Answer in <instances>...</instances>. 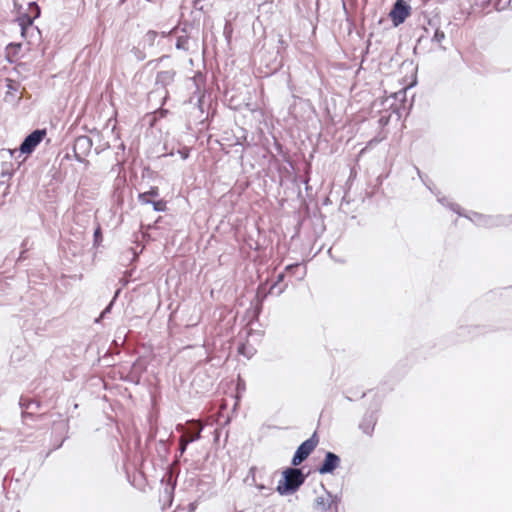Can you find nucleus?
<instances>
[{"label": "nucleus", "mask_w": 512, "mask_h": 512, "mask_svg": "<svg viewBox=\"0 0 512 512\" xmlns=\"http://www.w3.org/2000/svg\"><path fill=\"white\" fill-rule=\"evenodd\" d=\"M237 387H238V389H240V387H243V384L238 383Z\"/></svg>", "instance_id": "obj_42"}, {"label": "nucleus", "mask_w": 512, "mask_h": 512, "mask_svg": "<svg viewBox=\"0 0 512 512\" xmlns=\"http://www.w3.org/2000/svg\"><path fill=\"white\" fill-rule=\"evenodd\" d=\"M376 422H377V416H376V413L375 412H367L360 424H359V428L363 431V433L367 434V435H372L373 431H374V427L376 425Z\"/></svg>", "instance_id": "obj_10"}, {"label": "nucleus", "mask_w": 512, "mask_h": 512, "mask_svg": "<svg viewBox=\"0 0 512 512\" xmlns=\"http://www.w3.org/2000/svg\"><path fill=\"white\" fill-rule=\"evenodd\" d=\"M237 387H238V389H240V387H243V384L238 383Z\"/></svg>", "instance_id": "obj_43"}, {"label": "nucleus", "mask_w": 512, "mask_h": 512, "mask_svg": "<svg viewBox=\"0 0 512 512\" xmlns=\"http://www.w3.org/2000/svg\"><path fill=\"white\" fill-rule=\"evenodd\" d=\"M198 80H202V74H201V73H198L197 75H195V76L193 77V81H194V83H195V85H196V86H198V84H197V81H198ZM197 89H199V87H197Z\"/></svg>", "instance_id": "obj_32"}, {"label": "nucleus", "mask_w": 512, "mask_h": 512, "mask_svg": "<svg viewBox=\"0 0 512 512\" xmlns=\"http://www.w3.org/2000/svg\"><path fill=\"white\" fill-rule=\"evenodd\" d=\"M473 218L471 220L475 222L478 226L492 228L497 226L508 225L512 223V216L509 218H505L503 216H487L482 215L477 212L472 213Z\"/></svg>", "instance_id": "obj_5"}, {"label": "nucleus", "mask_w": 512, "mask_h": 512, "mask_svg": "<svg viewBox=\"0 0 512 512\" xmlns=\"http://www.w3.org/2000/svg\"><path fill=\"white\" fill-rule=\"evenodd\" d=\"M232 33H233L232 24L229 21H226V23L224 25V29H223V35L228 43L231 41Z\"/></svg>", "instance_id": "obj_25"}, {"label": "nucleus", "mask_w": 512, "mask_h": 512, "mask_svg": "<svg viewBox=\"0 0 512 512\" xmlns=\"http://www.w3.org/2000/svg\"><path fill=\"white\" fill-rule=\"evenodd\" d=\"M201 102H202L201 97H200V96H198V98H197V105H198V106H199V108L202 110V108H201Z\"/></svg>", "instance_id": "obj_39"}, {"label": "nucleus", "mask_w": 512, "mask_h": 512, "mask_svg": "<svg viewBox=\"0 0 512 512\" xmlns=\"http://www.w3.org/2000/svg\"><path fill=\"white\" fill-rule=\"evenodd\" d=\"M93 236H94V245L98 246L100 244V242L102 241V233H101V228L99 226L95 229Z\"/></svg>", "instance_id": "obj_28"}, {"label": "nucleus", "mask_w": 512, "mask_h": 512, "mask_svg": "<svg viewBox=\"0 0 512 512\" xmlns=\"http://www.w3.org/2000/svg\"><path fill=\"white\" fill-rule=\"evenodd\" d=\"M119 293H120V289H118V290L115 292V295H114L113 299H112V300L110 301V303L106 306V308L102 311V313L100 314V317L96 319V322H99V320H100V319L105 318V317H106V315H107L108 313H110V312H111V309H112V307H113V305H114V303H115V301H116V298L118 297Z\"/></svg>", "instance_id": "obj_21"}, {"label": "nucleus", "mask_w": 512, "mask_h": 512, "mask_svg": "<svg viewBox=\"0 0 512 512\" xmlns=\"http://www.w3.org/2000/svg\"><path fill=\"white\" fill-rule=\"evenodd\" d=\"M285 270L295 276L297 280H302L306 275V267L299 263L287 265Z\"/></svg>", "instance_id": "obj_14"}, {"label": "nucleus", "mask_w": 512, "mask_h": 512, "mask_svg": "<svg viewBox=\"0 0 512 512\" xmlns=\"http://www.w3.org/2000/svg\"><path fill=\"white\" fill-rule=\"evenodd\" d=\"M195 428H196V433L194 436L190 437V438H186V436H181L180 440H179V453L180 455H183V453L186 451L187 449V446L192 443V442H195L197 440H199L201 438V432L203 430V426L202 425H194Z\"/></svg>", "instance_id": "obj_12"}, {"label": "nucleus", "mask_w": 512, "mask_h": 512, "mask_svg": "<svg viewBox=\"0 0 512 512\" xmlns=\"http://www.w3.org/2000/svg\"><path fill=\"white\" fill-rule=\"evenodd\" d=\"M131 52L133 53L134 57L138 61H143L146 58V54L141 49H139L137 47H133Z\"/></svg>", "instance_id": "obj_27"}, {"label": "nucleus", "mask_w": 512, "mask_h": 512, "mask_svg": "<svg viewBox=\"0 0 512 512\" xmlns=\"http://www.w3.org/2000/svg\"><path fill=\"white\" fill-rule=\"evenodd\" d=\"M318 444V439L316 436V433H314L309 439L302 442L298 448L296 449L291 464L293 466H298L302 462H304L307 457L312 453V451L315 449V447Z\"/></svg>", "instance_id": "obj_3"}, {"label": "nucleus", "mask_w": 512, "mask_h": 512, "mask_svg": "<svg viewBox=\"0 0 512 512\" xmlns=\"http://www.w3.org/2000/svg\"><path fill=\"white\" fill-rule=\"evenodd\" d=\"M284 278H285V273L284 272L279 273L278 276H277L276 282L271 286L269 292L273 293V291L277 288L278 284L283 282Z\"/></svg>", "instance_id": "obj_30"}, {"label": "nucleus", "mask_w": 512, "mask_h": 512, "mask_svg": "<svg viewBox=\"0 0 512 512\" xmlns=\"http://www.w3.org/2000/svg\"><path fill=\"white\" fill-rule=\"evenodd\" d=\"M428 24L435 28L434 35L432 37V41L441 43L445 39V33L438 28L437 24L434 23L433 20L429 19Z\"/></svg>", "instance_id": "obj_18"}, {"label": "nucleus", "mask_w": 512, "mask_h": 512, "mask_svg": "<svg viewBox=\"0 0 512 512\" xmlns=\"http://www.w3.org/2000/svg\"><path fill=\"white\" fill-rule=\"evenodd\" d=\"M333 495L330 491L325 490V496H319L315 499L314 508L321 511H327L333 507Z\"/></svg>", "instance_id": "obj_11"}, {"label": "nucleus", "mask_w": 512, "mask_h": 512, "mask_svg": "<svg viewBox=\"0 0 512 512\" xmlns=\"http://www.w3.org/2000/svg\"><path fill=\"white\" fill-rule=\"evenodd\" d=\"M307 475L297 466L286 468L282 472V479L279 480L276 491L280 495H291L295 493L305 482Z\"/></svg>", "instance_id": "obj_1"}, {"label": "nucleus", "mask_w": 512, "mask_h": 512, "mask_svg": "<svg viewBox=\"0 0 512 512\" xmlns=\"http://www.w3.org/2000/svg\"><path fill=\"white\" fill-rule=\"evenodd\" d=\"M304 184H305V190L308 191L310 189V186H309V177L307 176L305 179H304Z\"/></svg>", "instance_id": "obj_33"}, {"label": "nucleus", "mask_w": 512, "mask_h": 512, "mask_svg": "<svg viewBox=\"0 0 512 512\" xmlns=\"http://www.w3.org/2000/svg\"><path fill=\"white\" fill-rule=\"evenodd\" d=\"M19 405L22 409L23 419H26L27 417H32L33 414L40 407V404L38 401L33 400V399L24 398V397L20 398Z\"/></svg>", "instance_id": "obj_9"}, {"label": "nucleus", "mask_w": 512, "mask_h": 512, "mask_svg": "<svg viewBox=\"0 0 512 512\" xmlns=\"http://www.w3.org/2000/svg\"><path fill=\"white\" fill-rule=\"evenodd\" d=\"M26 14H30V16L35 20L40 17L41 9L37 2L32 1L28 3V12Z\"/></svg>", "instance_id": "obj_20"}, {"label": "nucleus", "mask_w": 512, "mask_h": 512, "mask_svg": "<svg viewBox=\"0 0 512 512\" xmlns=\"http://www.w3.org/2000/svg\"><path fill=\"white\" fill-rule=\"evenodd\" d=\"M93 146L92 139L87 135L78 136L74 140L73 154L76 161L88 164L86 157L89 155Z\"/></svg>", "instance_id": "obj_4"}, {"label": "nucleus", "mask_w": 512, "mask_h": 512, "mask_svg": "<svg viewBox=\"0 0 512 512\" xmlns=\"http://www.w3.org/2000/svg\"><path fill=\"white\" fill-rule=\"evenodd\" d=\"M235 145H243V143L239 138H237Z\"/></svg>", "instance_id": "obj_40"}, {"label": "nucleus", "mask_w": 512, "mask_h": 512, "mask_svg": "<svg viewBox=\"0 0 512 512\" xmlns=\"http://www.w3.org/2000/svg\"><path fill=\"white\" fill-rule=\"evenodd\" d=\"M414 169L417 172V175L423 182V184L435 195H438V193L435 192V190L431 187V185L427 182V176L423 175V173L420 171V169L417 166H414Z\"/></svg>", "instance_id": "obj_24"}, {"label": "nucleus", "mask_w": 512, "mask_h": 512, "mask_svg": "<svg viewBox=\"0 0 512 512\" xmlns=\"http://www.w3.org/2000/svg\"><path fill=\"white\" fill-rule=\"evenodd\" d=\"M194 425H201L198 421H190L189 422V430L183 435L186 436V438H190L195 435L196 428Z\"/></svg>", "instance_id": "obj_26"}, {"label": "nucleus", "mask_w": 512, "mask_h": 512, "mask_svg": "<svg viewBox=\"0 0 512 512\" xmlns=\"http://www.w3.org/2000/svg\"><path fill=\"white\" fill-rule=\"evenodd\" d=\"M340 457L333 452H326L323 462L317 467V471L321 475L333 474L340 466Z\"/></svg>", "instance_id": "obj_8"}, {"label": "nucleus", "mask_w": 512, "mask_h": 512, "mask_svg": "<svg viewBox=\"0 0 512 512\" xmlns=\"http://www.w3.org/2000/svg\"><path fill=\"white\" fill-rule=\"evenodd\" d=\"M7 88H8L9 90H16V88L14 87V85L12 84V82H11V81H9V83L7 84Z\"/></svg>", "instance_id": "obj_37"}, {"label": "nucleus", "mask_w": 512, "mask_h": 512, "mask_svg": "<svg viewBox=\"0 0 512 512\" xmlns=\"http://www.w3.org/2000/svg\"><path fill=\"white\" fill-rule=\"evenodd\" d=\"M126 0H120L119 1V5H123L125 3Z\"/></svg>", "instance_id": "obj_41"}, {"label": "nucleus", "mask_w": 512, "mask_h": 512, "mask_svg": "<svg viewBox=\"0 0 512 512\" xmlns=\"http://www.w3.org/2000/svg\"><path fill=\"white\" fill-rule=\"evenodd\" d=\"M153 206L154 211L163 212L166 210V201L164 200H150V203Z\"/></svg>", "instance_id": "obj_23"}, {"label": "nucleus", "mask_w": 512, "mask_h": 512, "mask_svg": "<svg viewBox=\"0 0 512 512\" xmlns=\"http://www.w3.org/2000/svg\"><path fill=\"white\" fill-rule=\"evenodd\" d=\"M410 11L411 7L404 0H396L389 13L394 26L402 24L410 15Z\"/></svg>", "instance_id": "obj_7"}, {"label": "nucleus", "mask_w": 512, "mask_h": 512, "mask_svg": "<svg viewBox=\"0 0 512 512\" xmlns=\"http://www.w3.org/2000/svg\"><path fill=\"white\" fill-rule=\"evenodd\" d=\"M25 253H26V250H23V251L20 253V255H19V257H18V261H21L22 259H25Z\"/></svg>", "instance_id": "obj_36"}, {"label": "nucleus", "mask_w": 512, "mask_h": 512, "mask_svg": "<svg viewBox=\"0 0 512 512\" xmlns=\"http://www.w3.org/2000/svg\"><path fill=\"white\" fill-rule=\"evenodd\" d=\"M46 135L45 129H37L27 135L20 145L21 153L30 154L41 143Z\"/></svg>", "instance_id": "obj_6"}, {"label": "nucleus", "mask_w": 512, "mask_h": 512, "mask_svg": "<svg viewBox=\"0 0 512 512\" xmlns=\"http://www.w3.org/2000/svg\"><path fill=\"white\" fill-rule=\"evenodd\" d=\"M435 192L438 193V195H436V196L438 197L439 203H441L444 206H448L452 211H454L458 215H460V216L463 215L462 212L460 211V206L458 204L449 203L446 197H439V192L438 191H435Z\"/></svg>", "instance_id": "obj_19"}, {"label": "nucleus", "mask_w": 512, "mask_h": 512, "mask_svg": "<svg viewBox=\"0 0 512 512\" xmlns=\"http://www.w3.org/2000/svg\"><path fill=\"white\" fill-rule=\"evenodd\" d=\"M429 1H430V0H423V2H424V3H427V2H429Z\"/></svg>", "instance_id": "obj_44"}, {"label": "nucleus", "mask_w": 512, "mask_h": 512, "mask_svg": "<svg viewBox=\"0 0 512 512\" xmlns=\"http://www.w3.org/2000/svg\"><path fill=\"white\" fill-rule=\"evenodd\" d=\"M159 196V189L156 186H151L150 189L146 192L139 193L138 201L141 204L150 203L151 199L157 198Z\"/></svg>", "instance_id": "obj_15"}, {"label": "nucleus", "mask_w": 512, "mask_h": 512, "mask_svg": "<svg viewBox=\"0 0 512 512\" xmlns=\"http://www.w3.org/2000/svg\"><path fill=\"white\" fill-rule=\"evenodd\" d=\"M177 153L180 155V157L183 159V160H186L189 158L190 156V148L188 147H183L181 149H178Z\"/></svg>", "instance_id": "obj_29"}, {"label": "nucleus", "mask_w": 512, "mask_h": 512, "mask_svg": "<svg viewBox=\"0 0 512 512\" xmlns=\"http://www.w3.org/2000/svg\"><path fill=\"white\" fill-rule=\"evenodd\" d=\"M286 287H287V284H285L284 286L279 287V288H278V290H277V292H276V294H277V295L282 294V293L284 292V290H285V288H286Z\"/></svg>", "instance_id": "obj_35"}, {"label": "nucleus", "mask_w": 512, "mask_h": 512, "mask_svg": "<svg viewBox=\"0 0 512 512\" xmlns=\"http://www.w3.org/2000/svg\"><path fill=\"white\" fill-rule=\"evenodd\" d=\"M333 499L335 502H333V507L335 509V512H338V504L341 500V498L338 495H333Z\"/></svg>", "instance_id": "obj_31"}, {"label": "nucleus", "mask_w": 512, "mask_h": 512, "mask_svg": "<svg viewBox=\"0 0 512 512\" xmlns=\"http://www.w3.org/2000/svg\"><path fill=\"white\" fill-rule=\"evenodd\" d=\"M157 36H158V33L156 31L149 30L144 36V43L147 44L148 46H153Z\"/></svg>", "instance_id": "obj_22"}, {"label": "nucleus", "mask_w": 512, "mask_h": 512, "mask_svg": "<svg viewBox=\"0 0 512 512\" xmlns=\"http://www.w3.org/2000/svg\"><path fill=\"white\" fill-rule=\"evenodd\" d=\"M244 349H245V346H244V345H242V346H240V347L238 348V352H239L240 354L245 355Z\"/></svg>", "instance_id": "obj_38"}, {"label": "nucleus", "mask_w": 512, "mask_h": 512, "mask_svg": "<svg viewBox=\"0 0 512 512\" xmlns=\"http://www.w3.org/2000/svg\"><path fill=\"white\" fill-rule=\"evenodd\" d=\"M189 42L190 37L187 34L179 35L177 37L175 47L178 50L188 51L190 49Z\"/></svg>", "instance_id": "obj_17"}, {"label": "nucleus", "mask_w": 512, "mask_h": 512, "mask_svg": "<svg viewBox=\"0 0 512 512\" xmlns=\"http://www.w3.org/2000/svg\"><path fill=\"white\" fill-rule=\"evenodd\" d=\"M40 35H41V32L37 26H33V30H30V29L28 30V28H24L21 30V36L30 45L34 44L37 40H39Z\"/></svg>", "instance_id": "obj_13"}, {"label": "nucleus", "mask_w": 512, "mask_h": 512, "mask_svg": "<svg viewBox=\"0 0 512 512\" xmlns=\"http://www.w3.org/2000/svg\"><path fill=\"white\" fill-rule=\"evenodd\" d=\"M165 58H168L167 55H163L162 57L156 59V60H153V61H150V63H153V62H156V63H160L162 62Z\"/></svg>", "instance_id": "obj_34"}, {"label": "nucleus", "mask_w": 512, "mask_h": 512, "mask_svg": "<svg viewBox=\"0 0 512 512\" xmlns=\"http://www.w3.org/2000/svg\"><path fill=\"white\" fill-rule=\"evenodd\" d=\"M177 72L175 69L161 70L156 73L154 87L155 91L163 90V102L169 98L168 87L171 86L174 81Z\"/></svg>", "instance_id": "obj_2"}, {"label": "nucleus", "mask_w": 512, "mask_h": 512, "mask_svg": "<svg viewBox=\"0 0 512 512\" xmlns=\"http://www.w3.org/2000/svg\"><path fill=\"white\" fill-rule=\"evenodd\" d=\"M16 21L20 27V30L24 28H28V30H33V26H35L34 19L30 16V14L22 13L17 17Z\"/></svg>", "instance_id": "obj_16"}]
</instances>
